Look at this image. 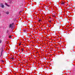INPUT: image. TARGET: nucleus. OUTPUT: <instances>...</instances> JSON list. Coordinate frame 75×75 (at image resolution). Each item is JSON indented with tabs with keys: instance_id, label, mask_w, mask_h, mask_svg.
I'll return each mask as SVG.
<instances>
[{
	"instance_id": "1",
	"label": "nucleus",
	"mask_w": 75,
	"mask_h": 75,
	"mask_svg": "<svg viewBox=\"0 0 75 75\" xmlns=\"http://www.w3.org/2000/svg\"><path fill=\"white\" fill-rule=\"evenodd\" d=\"M0 7H1L2 8H4V6L3 5V4H0Z\"/></svg>"
},
{
	"instance_id": "2",
	"label": "nucleus",
	"mask_w": 75,
	"mask_h": 75,
	"mask_svg": "<svg viewBox=\"0 0 75 75\" xmlns=\"http://www.w3.org/2000/svg\"><path fill=\"white\" fill-rule=\"evenodd\" d=\"M5 5L8 7H10V6L8 5L6 3H5Z\"/></svg>"
},
{
	"instance_id": "3",
	"label": "nucleus",
	"mask_w": 75,
	"mask_h": 75,
	"mask_svg": "<svg viewBox=\"0 0 75 75\" xmlns=\"http://www.w3.org/2000/svg\"><path fill=\"white\" fill-rule=\"evenodd\" d=\"M6 14H7V15L9 14V12H6Z\"/></svg>"
},
{
	"instance_id": "4",
	"label": "nucleus",
	"mask_w": 75,
	"mask_h": 75,
	"mask_svg": "<svg viewBox=\"0 0 75 75\" xmlns=\"http://www.w3.org/2000/svg\"><path fill=\"white\" fill-rule=\"evenodd\" d=\"M3 51H4V50H2V51H1V56L2 55V53L3 52Z\"/></svg>"
},
{
	"instance_id": "5",
	"label": "nucleus",
	"mask_w": 75,
	"mask_h": 75,
	"mask_svg": "<svg viewBox=\"0 0 75 75\" xmlns=\"http://www.w3.org/2000/svg\"><path fill=\"white\" fill-rule=\"evenodd\" d=\"M10 58L11 59H13V60L14 59V57H13L12 58L10 57Z\"/></svg>"
},
{
	"instance_id": "6",
	"label": "nucleus",
	"mask_w": 75,
	"mask_h": 75,
	"mask_svg": "<svg viewBox=\"0 0 75 75\" xmlns=\"http://www.w3.org/2000/svg\"><path fill=\"white\" fill-rule=\"evenodd\" d=\"M12 27V25L11 24L10 25V27L11 28Z\"/></svg>"
},
{
	"instance_id": "7",
	"label": "nucleus",
	"mask_w": 75,
	"mask_h": 75,
	"mask_svg": "<svg viewBox=\"0 0 75 75\" xmlns=\"http://www.w3.org/2000/svg\"><path fill=\"white\" fill-rule=\"evenodd\" d=\"M1 50H2V51H4V50H3V47L1 48Z\"/></svg>"
},
{
	"instance_id": "8",
	"label": "nucleus",
	"mask_w": 75,
	"mask_h": 75,
	"mask_svg": "<svg viewBox=\"0 0 75 75\" xmlns=\"http://www.w3.org/2000/svg\"><path fill=\"white\" fill-rule=\"evenodd\" d=\"M47 7H48V8H47V10H49V11H49V9H50V8H49V7L48 6H47Z\"/></svg>"
},
{
	"instance_id": "9",
	"label": "nucleus",
	"mask_w": 75,
	"mask_h": 75,
	"mask_svg": "<svg viewBox=\"0 0 75 75\" xmlns=\"http://www.w3.org/2000/svg\"><path fill=\"white\" fill-rule=\"evenodd\" d=\"M61 4H62V5H64V2H62V3H61Z\"/></svg>"
},
{
	"instance_id": "10",
	"label": "nucleus",
	"mask_w": 75,
	"mask_h": 75,
	"mask_svg": "<svg viewBox=\"0 0 75 75\" xmlns=\"http://www.w3.org/2000/svg\"><path fill=\"white\" fill-rule=\"evenodd\" d=\"M1 40H0V44L1 43Z\"/></svg>"
},
{
	"instance_id": "11",
	"label": "nucleus",
	"mask_w": 75,
	"mask_h": 75,
	"mask_svg": "<svg viewBox=\"0 0 75 75\" xmlns=\"http://www.w3.org/2000/svg\"><path fill=\"white\" fill-rule=\"evenodd\" d=\"M21 44V43H19V46H20Z\"/></svg>"
},
{
	"instance_id": "12",
	"label": "nucleus",
	"mask_w": 75,
	"mask_h": 75,
	"mask_svg": "<svg viewBox=\"0 0 75 75\" xmlns=\"http://www.w3.org/2000/svg\"><path fill=\"white\" fill-rule=\"evenodd\" d=\"M9 31L8 30H7V33H8Z\"/></svg>"
},
{
	"instance_id": "13",
	"label": "nucleus",
	"mask_w": 75,
	"mask_h": 75,
	"mask_svg": "<svg viewBox=\"0 0 75 75\" xmlns=\"http://www.w3.org/2000/svg\"><path fill=\"white\" fill-rule=\"evenodd\" d=\"M21 50H22V51H23V50H24V49H21Z\"/></svg>"
},
{
	"instance_id": "14",
	"label": "nucleus",
	"mask_w": 75,
	"mask_h": 75,
	"mask_svg": "<svg viewBox=\"0 0 75 75\" xmlns=\"http://www.w3.org/2000/svg\"><path fill=\"white\" fill-rule=\"evenodd\" d=\"M11 36H9V38H11Z\"/></svg>"
},
{
	"instance_id": "15",
	"label": "nucleus",
	"mask_w": 75,
	"mask_h": 75,
	"mask_svg": "<svg viewBox=\"0 0 75 75\" xmlns=\"http://www.w3.org/2000/svg\"><path fill=\"white\" fill-rule=\"evenodd\" d=\"M1 61H2V62H4V61L2 60Z\"/></svg>"
},
{
	"instance_id": "16",
	"label": "nucleus",
	"mask_w": 75,
	"mask_h": 75,
	"mask_svg": "<svg viewBox=\"0 0 75 75\" xmlns=\"http://www.w3.org/2000/svg\"><path fill=\"white\" fill-rule=\"evenodd\" d=\"M41 21V20H39L38 21H39V22H40V21Z\"/></svg>"
},
{
	"instance_id": "17",
	"label": "nucleus",
	"mask_w": 75,
	"mask_h": 75,
	"mask_svg": "<svg viewBox=\"0 0 75 75\" xmlns=\"http://www.w3.org/2000/svg\"><path fill=\"white\" fill-rule=\"evenodd\" d=\"M45 68H47V67L45 66Z\"/></svg>"
},
{
	"instance_id": "18",
	"label": "nucleus",
	"mask_w": 75,
	"mask_h": 75,
	"mask_svg": "<svg viewBox=\"0 0 75 75\" xmlns=\"http://www.w3.org/2000/svg\"><path fill=\"white\" fill-rule=\"evenodd\" d=\"M13 24H14V23H12V25H13Z\"/></svg>"
},
{
	"instance_id": "19",
	"label": "nucleus",
	"mask_w": 75,
	"mask_h": 75,
	"mask_svg": "<svg viewBox=\"0 0 75 75\" xmlns=\"http://www.w3.org/2000/svg\"><path fill=\"white\" fill-rule=\"evenodd\" d=\"M45 7H47V6H45Z\"/></svg>"
},
{
	"instance_id": "20",
	"label": "nucleus",
	"mask_w": 75,
	"mask_h": 75,
	"mask_svg": "<svg viewBox=\"0 0 75 75\" xmlns=\"http://www.w3.org/2000/svg\"><path fill=\"white\" fill-rule=\"evenodd\" d=\"M23 31H24V32H25V30H24Z\"/></svg>"
},
{
	"instance_id": "21",
	"label": "nucleus",
	"mask_w": 75,
	"mask_h": 75,
	"mask_svg": "<svg viewBox=\"0 0 75 75\" xmlns=\"http://www.w3.org/2000/svg\"><path fill=\"white\" fill-rule=\"evenodd\" d=\"M20 12V13H21V12H22V11H21Z\"/></svg>"
},
{
	"instance_id": "22",
	"label": "nucleus",
	"mask_w": 75,
	"mask_h": 75,
	"mask_svg": "<svg viewBox=\"0 0 75 75\" xmlns=\"http://www.w3.org/2000/svg\"><path fill=\"white\" fill-rule=\"evenodd\" d=\"M1 15V14L0 13V16Z\"/></svg>"
},
{
	"instance_id": "23",
	"label": "nucleus",
	"mask_w": 75,
	"mask_h": 75,
	"mask_svg": "<svg viewBox=\"0 0 75 75\" xmlns=\"http://www.w3.org/2000/svg\"><path fill=\"white\" fill-rule=\"evenodd\" d=\"M47 37H49V35L47 36Z\"/></svg>"
},
{
	"instance_id": "24",
	"label": "nucleus",
	"mask_w": 75,
	"mask_h": 75,
	"mask_svg": "<svg viewBox=\"0 0 75 75\" xmlns=\"http://www.w3.org/2000/svg\"><path fill=\"white\" fill-rule=\"evenodd\" d=\"M19 14H20V15H21V13H20Z\"/></svg>"
},
{
	"instance_id": "25",
	"label": "nucleus",
	"mask_w": 75,
	"mask_h": 75,
	"mask_svg": "<svg viewBox=\"0 0 75 75\" xmlns=\"http://www.w3.org/2000/svg\"><path fill=\"white\" fill-rule=\"evenodd\" d=\"M46 52H47L46 51Z\"/></svg>"
},
{
	"instance_id": "26",
	"label": "nucleus",
	"mask_w": 75,
	"mask_h": 75,
	"mask_svg": "<svg viewBox=\"0 0 75 75\" xmlns=\"http://www.w3.org/2000/svg\"><path fill=\"white\" fill-rule=\"evenodd\" d=\"M49 22H51V21H49Z\"/></svg>"
},
{
	"instance_id": "27",
	"label": "nucleus",
	"mask_w": 75,
	"mask_h": 75,
	"mask_svg": "<svg viewBox=\"0 0 75 75\" xmlns=\"http://www.w3.org/2000/svg\"><path fill=\"white\" fill-rule=\"evenodd\" d=\"M50 54V53H47V54Z\"/></svg>"
},
{
	"instance_id": "28",
	"label": "nucleus",
	"mask_w": 75,
	"mask_h": 75,
	"mask_svg": "<svg viewBox=\"0 0 75 75\" xmlns=\"http://www.w3.org/2000/svg\"><path fill=\"white\" fill-rule=\"evenodd\" d=\"M23 45H24L23 44Z\"/></svg>"
},
{
	"instance_id": "29",
	"label": "nucleus",
	"mask_w": 75,
	"mask_h": 75,
	"mask_svg": "<svg viewBox=\"0 0 75 75\" xmlns=\"http://www.w3.org/2000/svg\"><path fill=\"white\" fill-rule=\"evenodd\" d=\"M48 14H50V13H48Z\"/></svg>"
},
{
	"instance_id": "30",
	"label": "nucleus",
	"mask_w": 75,
	"mask_h": 75,
	"mask_svg": "<svg viewBox=\"0 0 75 75\" xmlns=\"http://www.w3.org/2000/svg\"><path fill=\"white\" fill-rule=\"evenodd\" d=\"M15 75H16V74H15Z\"/></svg>"
},
{
	"instance_id": "31",
	"label": "nucleus",
	"mask_w": 75,
	"mask_h": 75,
	"mask_svg": "<svg viewBox=\"0 0 75 75\" xmlns=\"http://www.w3.org/2000/svg\"><path fill=\"white\" fill-rule=\"evenodd\" d=\"M22 52H23V51H22Z\"/></svg>"
},
{
	"instance_id": "32",
	"label": "nucleus",
	"mask_w": 75,
	"mask_h": 75,
	"mask_svg": "<svg viewBox=\"0 0 75 75\" xmlns=\"http://www.w3.org/2000/svg\"><path fill=\"white\" fill-rule=\"evenodd\" d=\"M36 53H37V52Z\"/></svg>"
}]
</instances>
